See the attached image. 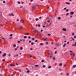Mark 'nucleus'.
Here are the masks:
<instances>
[{
  "mask_svg": "<svg viewBox=\"0 0 76 76\" xmlns=\"http://www.w3.org/2000/svg\"><path fill=\"white\" fill-rule=\"evenodd\" d=\"M33 7L34 9V10L35 9H37V7H36V6H34Z\"/></svg>",
  "mask_w": 76,
  "mask_h": 76,
  "instance_id": "nucleus-1",
  "label": "nucleus"
},
{
  "mask_svg": "<svg viewBox=\"0 0 76 76\" xmlns=\"http://www.w3.org/2000/svg\"><path fill=\"white\" fill-rule=\"evenodd\" d=\"M10 66H12V67H14V66H15V64H11L10 65Z\"/></svg>",
  "mask_w": 76,
  "mask_h": 76,
  "instance_id": "nucleus-2",
  "label": "nucleus"
},
{
  "mask_svg": "<svg viewBox=\"0 0 76 76\" xmlns=\"http://www.w3.org/2000/svg\"><path fill=\"white\" fill-rule=\"evenodd\" d=\"M55 44L56 45V46H59V43H56Z\"/></svg>",
  "mask_w": 76,
  "mask_h": 76,
  "instance_id": "nucleus-3",
  "label": "nucleus"
},
{
  "mask_svg": "<svg viewBox=\"0 0 76 76\" xmlns=\"http://www.w3.org/2000/svg\"><path fill=\"white\" fill-rule=\"evenodd\" d=\"M48 53L49 55H50V56H53V53H52V52H49Z\"/></svg>",
  "mask_w": 76,
  "mask_h": 76,
  "instance_id": "nucleus-4",
  "label": "nucleus"
},
{
  "mask_svg": "<svg viewBox=\"0 0 76 76\" xmlns=\"http://www.w3.org/2000/svg\"><path fill=\"white\" fill-rule=\"evenodd\" d=\"M70 15H73V14H74V12H70Z\"/></svg>",
  "mask_w": 76,
  "mask_h": 76,
  "instance_id": "nucleus-5",
  "label": "nucleus"
},
{
  "mask_svg": "<svg viewBox=\"0 0 76 76\" xmlns=\"http://www.w3.org/2000/svg\"><path fill=\"white\" fill-rule=\"evenodd\" d=\"M66 44L64 43L63 46V47L64 48L66 47Z\"/></svg>",
  "mask_w": 76,
  "mask_h": 76,
  "instance_id": "nucleus-6",
  "label": "nucleus"
},
{
  "mask_svg": "<svg viewBox=\"0 0 76 76\" xmlns=\"http://www.w3.org/2000/svg\"><path fill=\"white\" fill-rule=\"evenodd\" d=\"M6 56V53L4 54L2 56H3V57H4L5 56Z\"/></svg>",
  "mask_w": 76,
  "mask_h": 76,
  "instance_id": "nucleus-7",
  "label": "nucleus"
},
{
  "mask_svg": "<svg viewBox=\"0 0 76 76\" xmlns=\"http://www.w3.org/2000/svg\"><path fill=\"white\" fill-rule=\"evenodd\" d=\"M62 30L64 31H66V29L64 28L62 29Z\"/></svg>",
  "mask_w": 76,
  "mask_h": 76,
  "instance_id": "nucleus-8",
  "label": "nucleus"
},
{
  "mask_svg": "<svg viewBox=\"0 0 76 76\" xmlns=\"http://www.w3.org/2000/svg\"><path fill=\"white\" fill-rule=\"evenodd\" d=\"M20 22H21L22 23H23L24 22V21L23 20H20Z\"/></svg>",
  "mask_w": 76,
  "mask_h": 76,
  "instance_id": "nucleus-9",
  "label": "nucleus"
},
{
  "mask_svg": "<svg viewBox=\"0 0 76 76\" xmlns=\"http://www.w3.org/2000/svg\"><path fill=\"white\" fill-rule=\"evenodd\" d=\"M76 67V65H74L73 66V68H75Z\"/></svg>",
  "mask_w": 76,
  "mask_h": 76,
  "instance_id": "nucleus-10",
  "label": "nucleus"
},
{
  "mask_svg": "<svg viewBox=\"0 0 76 76\" xmlns=\"http://www.w3.org/2000/svg\"><path fill=\"white\" fill-rule=\"evenodd\" d=\"M76 46V42H75V45H72V46Z\"/></svg>",
  "mask_w": 76,
  "mask_h": 76,
  "instance_id": "nucleus-11",
  "label": "nucleus"
},
{
  "mask_svg": "<svg viewBox=\"0 0 76 76\" xmlns=\"http://www.w3.org/2000/svg\"><path fill=\"white\" fill-rule=\"evenodd\" d=\"M29 34H28V33H25L24 34V35H29Z\"/></svg>",
  "mask_w": 76,
  "mask_h": 76,
  "instance_id": "nucleus-12",
  "label": "nucleus"
},
{
  "mask_svg": "<svg viewBox=\"0 0 76 76\" xmlns=\"http://www.w3.org/2000/svg\"><path fill=\"white\" fill-rule=\"evenodd\" d=\"M66 4H70V3L67 2H66Z\"/></svg>",
  "mask_w": 76,
  "mask_h": 76,
  "instance_id": "nucleus-13",
  "label": "nucleus"
},
{
  "mask_svg": "<svg viewBox=\"0 0 76 76\" xmlns=\"http://www.w3.org/2000/svg\"><path fill=\"white\" fill-rule=\"evenodd\" d=\"M71 38L72 39V41H75V39L72 37H71Z\"/></svg>",
  "mask_w": 76,
  "mask_h": 76,
  "instance_id": "nucleus-14",
  "label": "nucleus"
},
{
  "mask_svg": "<svg viewBox=\"0 0 76 76\" xmlns=\"http://www.w3.org/2000/svg\"><path fill=\"white\" fill-rule=\"evenodd\" d=\"M33 32H37V30H34V31H33Z\"/></svg>",
  "mask_w": 76,
  "mask_h": 76,
  "instance_id": "nucleus-15",
  "label": "nucleus"
},
{
  "mask_svg": "<svg viewBox=\"0 0 76 76\" xmlns=\"http://www.w3.org/2000/svg\"><path fill=\"white\" fill-rule=\"evenodd\" d=\"M34 66H35V67H38L39 66L38 65H34Z\"/></svg>",
  "mask_w": 76,
  "mask_h": 76,
  "instance_id": "nucleus-16",
  "label": "nucleus"
},
{
  "mask_svg": "<svg viewBox=\"0 0 76 76\" xmlns=\"http://www.w3.org/2000/svg\"><path fill=\"white\" fill-rule=\"evenodd\" d=\"M58 20H60V19H61V18L60 17H58Z\"/></svg>",
  "mask_w": 76,
  "mask_h": 76,
  "instance_id": "nucleus-17",
  "label": "nucleus"
},
{
  "mask_svg": "<svg viewBox=\"0 0 76 76\" xmlns=\"http://www.w3.org/2000/svg\"><path fill=\"white\" fill-rule=\"evenodd\" d=\"M18 4H20V2H19V1H18Z\"/></svg>",
  "mask_w": 76,
  "mask_h": 76,
  "instance_id": "nucleus-18",
  "label": "nucleus"
},
{
  "mask_svg": "<svg viewBox=\"0 0 76 76\" xmlns=\"http://www.w3.org/2000/svg\"><path fill=\"white\" fill-rule=\"evenodd\" d=\"M27 38V37H26V36H25L24 37V38Z\"/></svg>",
  "mask_w": 76,
  "mask_h": 76,
  "instance_id": "nucleus-19",
  "label": "nucleus"
},
{
  "mask_svg": "<svg viewBox=\"0 0 76 76\" xmlns=\"http://www.w3.org/2000/svg\"><path fill=\"white\" fill-rule=\"evenodd\" d=\"M59 66H62V64H61V63L60 64Z\"/></svg>",
  "mask_w": 76,
  "mask_h": 76,
  "instance_id": "nucleus-20",
  "label": "nucleus"
},
{
  "mask_svg": "<svg viewBox=\"0 0 76 76\" xmlns=\"http://www.w3.org/2000/svg\"><path fill=\"white\" fill-rule=\"evenodd\" d=\"M20 49L21 50H23V48L21 47L20 48Z\"/></svg>",
  "mask_w": 76,
  "mask_h": 76,
  "instance_id": "nucleus-21",
  "label": "nucleus"
},
{
  "mask_svg": "<svg viewBox=\"0 0 76 76\" xmlns=\"http://www.w3.org/2000/svg\"><path fill=\"white\" fill-rule=\"evenodd\" d=\"M48 69H50V68H51V66H48Z\"/></svg>",
  "mask_w": 76,
  "mask_h": 76,
  "instance_id": "nucleus-22",
  "label": "nucleus"
},
{
  "mask_svg": "<svg viewBox=\"0 0 76 76\" xmlns=\"http://www.w3.org/2000/svg\"><path fill=\"white\" fill-rule=\"evenodd\" d=\"M10 37H12L13 36V34H11L10 35Z\"/></svg>",
  "mask_w": 76,
  "mask_h": 76,
  "instance_id": "nucleus-23",
  "label": "nucleus"
},
{
  "mask_svg": "<svg viewBox=\"0 0 76 76\" xmlns=\"http://www.w3.org/2000/svg\"><path fill=\"white\" fill-rule=\"evenodd\" d=\"M56 59V58L54 57H53V59L54 60Z\"/></svg>",
  "mask_w": 76,
  "mask_h": 76,
  "instance_id": "nucleus-24",
  "label": "nucleus"
},
{
  "mask_svg": "<svg viewBox=\"0 0 76 76\" xmlns=\"http://www.w3.org/2000/svg\"><path fill=\"white\" fill-rule=\"evenodd\" d=\"M18 43L19 44H20V41H18Z\"/></svg>",
  "mask_w": 76,
  "mask_h": 76,
  "instance_id": "nucleus-25",
  "label": "nucleus"
},
{
  "mask_svg": "<svg viewBox=\"0 0 76 76\" xmlns=\"http://www.w3.org/2000/svg\"><path fill=\"white\" fill-rule=\"evenodd\" d=\"M69 52H70V53H73V52L72 50H70L69 51Z\"/></svg>",
  "mask_w": 76,
  "mask_h": 76,
  "instance_id": "nucleus-26",
  "label": "nucleus"
},
{
  "mask_svg": "<svg viewBox=\"0 0 76 76\" xmlns=\"http://www.w3.org/2000/svg\"><path fill=\"white\" fill-rule=\"evenodd\" d=\"M18 50V48H15V51H16V50Z\"/></svg>",
  "mask_w": 76,
  "mask_h": 76,
  "instance_id": "nucleus-27",
  "label": "nucleus"
},
{
  "mask_svg": "<svg viewBox=\"0 0 76 76\" xmlns=\"http://www.w3.org/2000/svg\"><path fill=\"white\" fill-rule=\"evenodd\" d=\"M45 67H46V66L45 65H44L43 66V67L45 68Z\"/></svg>",
  "mask_w": 76,
  "mask_h": 76,
  "instance_id": "nucleus-28",
  "label": "nucleus"
},
{
  "mask_svg": "<svg viewBox=\"0 0 76 76\" xmlns=\"http://www.w3.org/2000/svg\"><path fill=\"white\" fill-rule=\"evenodd\" d=\"M30 72V71L29 70L27 71V73H29Z\"/></svg>",
  "mask_w": 76,
  "mask_h": 76,
  "instance_id": "nucleus-29",
  "label": "nucleus"
},
{
  "mask_svg": "<svg viewBox=\"0 0 76 76\" xmlns=\"http://www.w3.org/2000/svg\"><path fill=\"white\" fill-rule=\"evenodd\" d=\"M16 45L14 44L13 45V47H16Z\"/></svg>",
  "mask_w": 76,
  "mask_h": 76,
  "instance_id": "nucleus-30",
  "label": "nucleus"
},
{
  "mask_svg": "<svg viewBox=\"0 0 76 76\" xmlns=\"http://www.w3.org/2000/svg\"><path fill=\"white\" fill-rule=\"evenodd\" d=\"M68 15H69V13H67L66 14V16H68Z\"/></svg>",
  "mask_w": 76,
  "mask_h": 76,
  "instance_id": "nucleus-31",
  "label": "nucleus"
},
{
  "mask_svg": "<svg viewBox=\"0 0 76 76\" xmlns=\"http://www.w3.org/2000/svg\"><path fill=\"white\" fill-rule=\"evenodd\" d=\"M19 28H20L21 29L22 28V27L21 26H20V27H19Z\"/></svg>",
  "mask_w": 76,
  "mask_h": 76,
  "instance_id": "nucleus-32",
  "label": "nucleus"
},
{
  "mask_svg": "<svg viewBox=\"0 0 76 76\" xmlns=\"http://www.w3.org/2000/svg\"><path fill=\"white\" fill-rule=\"evenodd\" d=\"M47 22H48L49 23H50V21L49 20H48L47 21Z\"/></svg>",
  "mask_w": 76,
  "mask_h": 76,
  "instance_id": "nucleus-33",
  "label": "nucleus"
},
{
  "mask_svg": "<svg viewBox=\"0 0 76 76\" xmlns=\"http://www.w3.org/2000/svg\"><path fill=\"white\" fill-rule=\"evenodd\" d=\"M36 21H38V18H36Z\"/></svg>",
  "mask_w": 76,
  "mask_h": 76,
  "instance_id": "nucleus-34",
  "label": "nucleus"
},
{
  "mask_svg": "<svg viewBox=\"0 0 76 76\" xmlns=\"http://www.w3.org/2000/svg\"><path fill=\"white\" fill-rule=\"evenodd\" d=\"M40 45H43V43H41L40 44Z\"/></svg>",
  "mask_w": 76,
  "mask_h": 76,
  "instance_id": "nucleus-35",
  "label": "nucleus"
},
{
  "mask_svg": "<svg viewBox=\"0 0 76 76\" xmlns=\"http://www.w3.org/2000/svg\"><path fill=\"white\" fill-rule=\"evenodd\" d=\"M48 36H50V35H51V34H48Z\"/></svg>",
  "mask_w": 76,
  "mask_h": 76,
  "instance_id": "nucleus-36",
  "label": "nucleus"
},
{
  "mask_svg": "<svg viewBox=\"0 0 76 76\" xmlns=\"http://www.w3.org/2000/svg\"><path fill=\"white\" fill-rule=\"evenodd\" d=\"M1 39H3V40H4V38H3V37H2L1 38Z\"/></svg>",
  "mask_w": 76,
  "mask_h": 76,
  "instance_id": "nucleus-37",
  "label": "nucleus"
},
{
  "mask_svg": "<svg viewBox=\"0 0 76 76\" xmlns=\"http://www.w3.org/2000/svg\"><path fill=\"white\" fill-rule=\"evenodd\" d=\"M31 45H34V42H31Z\"/></svg>",
  "mask_w": 76,
  "mask_h": 76,
  "instance_id": "nucleus-38",
  "label": "nucleus"
},
{
  "mask_svg": "<svg viewBox=\"0 0 76 76\" xmlns=\"http://www.w3.org/2000/svg\"><path fill=\"white\" fill-rule=\"evenodd\" d=\"M3 3H6V1H3Z\"/></svg>",
  "mask_w": 76,
  "mask_h": 76,
  "instance_id": "nucleus-39",
  "label": "nucleus"
},
{
  "mask_svg": "<svg viewBox=\"0 0 76 76\" xmlns=\"http://www.w3.org/2000/svg\"><path fill=\"white\" fill-rule=\"evenodd\" d=\"M28 38H29V39H31V37L29 36L28 37Z\"/></svg>",
  "mask_w": 76,
  "mask_h": 76,
  "instance_id": "nucleus-40",
  "label": "nucleus"
},
{
  "mask_svg": "<svg viewBox=\"0 0 76 76\" xmlns=\"http://www.w3.org/2000/svg\"><path fill=\"white\" fill-rule=\"evenodd\" d=\"M11 15L12 16H14V15L13 13L11 14Z\"/></svg>",
  "mask_w": 76,
  "mask_h": 76,
  "instance_id": "nucleus-41",
  "label": "nucleus"
},
{
  "mask_svg": "<svg viewBox=\"0 0 76 76\" xmlns=\"http://www.w3.org/2000/svg\"><path fill=\"white\" fill-rule=\"evenodd\" d=\"M23 42H25V39H23Z\"/></svg>",
  "mask_w": 76,
  "mask_h": 76,
  "instance_id": "nucleus-42",
  "label": "nucleus"
},
{
  "mask_svg": "<svg viewBox=\"0 0 76 76\" xmlns=\"http://www.w3.org/2000/svg\"><path fill=\"white\" fill-rule=\"evenodd\" d=\"M32 40L33 41L35 40V38H33L32 39Z\"/></svg>",
  "mask_w": 76,
  "mask_h": 76,
  "instance_id": "nucleus-43",
  "label": "nucleus"
},
{
  "mask_svg": "<svg viewBox=\"0 0 76 76\" xmlns=\"http://www.w3.org/2000/svg\"><path fill=\"white\" fill-rule=\"evenodd\" d=\"M66 12H69V9H66Z\"/></svg>",
  "mask_w": 76,
  "mask_h": 76,
  "instance_id": "nucleus-44",
  "label": "nucleus"
},
{
  "mask_svg": "<svg viewBox=\"0 0 76 76\" xmlns=\"http://www.w3.org/2000/svg\"><path fill=\"white\" fill-rule=\"evenodd\" d=\"M48 44V42H46V45H47V44Z\"/></svg>",
  "mask_w": 76,
  "mask_h": 76,
  "instance_id": "nucleus-45",
  "label": "nucleus"
},
{
  "mask_svg": "<svg viewBox=\"0 0 76 76\" xmlns=\"http://www.w3.org/2000/svg\"><path fill=\"white\" fill-rule=\"evenodd\" d=\"M2 61H5V59H3L2 60Z\"/></svg>",
  "mask_w": 76,
  "mask_h": 76,
  "instance_id": "nucleus-46",
  "label": "nucleus"
},
{
  "mask_svg": "<svg viewBox=\"0 0 76 76\" xmlns=\"http://www.w3.org/2000/svg\"><path fill=\"white\" fill-rule=\"evenodd\" d=\"M38 27H40V25L38 24Z\"/></svg>",
  "mask_w": 76,
  "mask_h": 76,
  "instance_id": "nucleus-47",
  "label": "nucleus"
},
{
  "mask_svg": "<svg viewBox=\"0 0 76 76\" xmlns=\"http://www.w3.org/2000/svg\"><path fill=\"white\" fill-rule=\"evenodd\" d=\"M70 56H73V53H70Z\"/></svg>",
  "mask_w": 76,
  "mask_h": 76,
  "instance_id": "nucleus-48",
  "label": "nucleus"
},
{
  "mask_svg": "<svg viewBox=\"0 0 76 76\" xmlns=\"http://www.w3.org/2000/svg\"><path fill=\"white\" fill-rule=\"evenodd\" d=\"M9 16H11V15H11V14H9Z\"/></svg>",
  "mask_w": 76,
  "mask_h": 76,
  "instance_id": "nucleus-49",
  "label": "nucleus"
},
{
  "mask_svg": "<svg viewBox=\"0 0 76 76\" xmlns=\"http://www.w3.org/2000/svg\"><path fill=\"white\" fill-rule=\"evenodd\" d=\"M29 43H31V41H29Z\"/></svg>",
  "mask_w": 76,
  "mask_h": 76,
  "instance_id": "nucleus-50",
  "label": "nucleus"
},
{
  "mask_svg": "<svg viewBox=\"0 0 76 76\" xmlns=\"http://www.w3.org/2000/svg\"><path fill=\"white\" fill-rule=\"evenodd\" d=\"M44 60H42V63H43V62H44Z\"/></svg>",
  "mask_w": 76,
  "mask_h": 76,
  "instance_id": "nucleus-51",
  "label": "nucleus"
},
{
  "mask_svg": "<svg viewBox=\"0 0 76 76\" xmlns=\"http://www.w3.org/2000/svg\"><path fill=\"white\" fill-rule=\"evenodd\" d=\"M39 19H42V17H40L39 18Z\"/></svg>",
  "mask_w": 76,
  "mask_h": 76,
  "instance_id": "nucleus-52",
  "label": "nucleus"
},
{
  "mask_svg": "<svg viewBox=\"0 0 76 76\" xmlns=\"http://www.w3.org/2000/svg\"><path fill=\"white\" fill-rule=\"evenodd\" d=\"M53 44H54V42H52V43H51V44L52 45H53Z\"/></svg>",
  "mask_w": 76,
  "mask_h": 76,
  "instance_id": "nucleus-53",
  "label": "nucleus"
},
{
  "mask_svg": "<svg viewBox=\"0 0 76 76\" xmlns=\"http://www.w3.org/2000/svg\"><path fill=\"white\" fill-rule=\"evenodd\" d=\"M66 7H65L64 8V10H66Z\"/></svg>",
  "mask_w": 76,
  "mask_h": 76,
  "instance_id": "nucleus-54",
  "label": "nucleus"
},
{
  "mask_svg": "<svg viewBox=\"0 0 76 76\" xmlns=\"http://www.w3.org/2000/svg\"><path fill=\"white\" fill-rule=\"evenodd\" d=\"M73 56L74 57L75 56V53H73Z\"/></svg>",
  "mask_w": 76,
  "mask_h": 76,
  "instance_id": "nucleus-55",
  "label": "nucleus"
},
{
  "mask_svg": "<svg viewBox=\"0 0 76 76\" xmlns=\"http://www.w3.org/2000/svg\"><path fill=\"white\" fill-rule=\"evenodd\" d=\"M33 50V49H32V48H30V50Z\"/></svg>",
  "mask_w": 76,
  "mask_h": 76,
  "instance_id": "nucleus-56",
  "label": "nucleus"
},
{
  "mask_svg": "<svg viewBox=\"0 0 76 76\" xmlns=\"http://www.w3.org/2000/svg\"><path fill=\"white\" fill-rule=\"evenodd\" d=\"M74 38H76V36H74Z\"/></svg>",
  "mask_w": 76,
  "mask_h": 76,
  "instance_id": "nucleus-57",
  "label": "nucleus"
},
{
  "mask_svg": "<svg viewBox=\"0 0 76 76\" xmlns=\"http://www.w3.org/2000/svg\"><path fill=\"white\" fill-rule=\"evenodd\" d=\"M55 54H57V51L55 52Z\"/></svg>",
  "mask_w": 76,
  "mask_h": 76,
  "instance_id": "nucleus-58",
  "label": "nucleus"
},
{
  "mask_svg": "<svg viewBox=\"0 0 76 76\" xmlns=\"http://www.w3.org/2000/svg\"><path fill=\"white\" fill-rule=\"evenodd\" d=\"M72 35H75V33H72Z\"/></svg>",
  "mask_w": 76,
  "mask_h": 76,
  "instance_id": "nucleus-59",
  "label": "nucleus"
},
{
  "mask_svg": "<svg viewBox=\"0 0 76 76\" xmlns=\"http://www.w3.org/2000/svg\"><path fill=\"white\" fill-rule=\"evenodd\" d=\"M12 37H10V39H12Z\"/></svg>",
  "mask_w": 76,
  "mask_h": 76,
  "instance_id": "nucleus-60",
  "label": "nucleus"
},
{
  "mask_svg": "<svg viewBox=\"0 0 76 76\" xmlns=\"http://www.w3.org/2000/svg\"><path fill=\"white\" fill-rule=\"evenodd\" d=\"M38 34H36L35 35V36H38Z\"/></svg>",
  "mask_w": 76,
  "mask_h": 76,
  "instance_id": "nucleus-61",
  "label": "nucleus"
},
{
  "mask_svg": "<svg viewBox=\"0 0 76 76\" xmlns=\"http://www.w3.org/2000/svg\"><path fill=\"white\" fill-rule=\"evenodd\" d=\"M43 31V30L42 29H41V32H42Z\"/></svg>",
  "mask_w": 76,
  "mask_h": 76,
  "instance_id": "nucleus-62",
  "label": "nucleus"
},
{
  "mask_svg": "<svg viewBox=\"0 0 76 76\" xmlns=\"http://www.w3.org/2000/svg\"><path fill=\"white\" fill-rule=\"evenodd\" d=\"M30 58H31V57H32V56L30 55Z\"/></svg>",
  "mask_w": 76,
  "mask_h": 76,
  "instance_id": "nucleus-63",
  "label": "nucleus"
},
{
  "mask_svg": "<svg viewBox=\"0 0 76 76\" xmlns=\"http://www.w3.org/2000/svg\"><path fill=\"white\" fill-rule=\"evenodd\" d=\"M44 23H45V24H46V22L45 21Z\"/></svg>",
  "mask_w": 76,
  "mask_h": 76,
  "instance_id": "nucleus-64",
  "label": "nucleus"
}]
</instances>
